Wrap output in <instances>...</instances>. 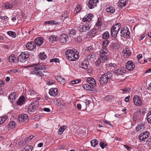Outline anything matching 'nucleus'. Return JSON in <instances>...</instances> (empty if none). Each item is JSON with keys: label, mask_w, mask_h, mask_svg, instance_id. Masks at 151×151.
Returning <instances> with one entry per match:
<instances>
[{"label": "nucleus", "mask_w": 151, "mask_h": 151, "mask_svg": "<svg viewBox=\"0 0 151 151\" xmlns=\"http://www.w3.org/2000/svg\"><path fill=\"white\" fill-rule=\"evenodd\" d=\"M0 19L1 20V21L4 20H9V19L8 17L6 16H1L0 17Z\"/></svg>", "instance_id": "60"}, {"label": "nucleus", "mask_w": 151, "mask_h": 151, "mask_svg": "<svg viewBox=\"0 0 151 151\" xmlns=\"http://www.w3.org/2000/svg\"><path fill=\"white\" fill-rule=\"evenodd\" d=\"M8 118V116L5 115L0 117V125L5 122Z\"/></svg>", "instance_id": "42"}, {"label": "nucleus", "mask_w": 151, "mask_h": 151, "mask_svg": "<svg viewBox=\"0 0 151 151\" xmlns=\"http://www.w3.org/2000/svg\"><path fill=\"white\" fill-rule=\"evenodd\" d=\"M69 37L66 34H63L61 35L60 39V42L64 44L67 43L68 41Z\"/></svg>", "instance_id": "13"}, {"label": "nucleus", "mask_w": 151, "mask_h": 151, "mask_svg": "<svg viewBox=\"0 0 151 151\" xmlns=\"http://www.w3.org/2000/svg\"><path fill=\"white\" fill-rule=\"evenodd\" d=\"M49 39V41L51 42H53L55 41H57L58 39V37L55 35H51L50 36Z\"/></svg>", "instance_id": "25"}, {"label": "nucleus", "mask_w": 151, "mask_h": 151, "mask_svg": "<svg viewBox=\"0 0 151 151\" xmlns=\"http://www.w3.org/2000/svg\"><path fill=\"white\" fill-rule=\"evenodd\" d=\"M7 34L8 35L12 37L13 38H15L16 37V33L12 31H9L7 32Z\"/></svg>", "instance_id": "38"}, {"label": "nucleus", "mask_w": 151, "mask_h": 151, "mask_svg": "<svg viewBox=\"0 0 151 151\" xmlns=\"http://www.w3.org/2000/svg\"><path fill=\"white\" fill-rule=\"evenodd\" d=\"M81 9V7L79 4H78L74 11V13L77 14L78 13Z\"/></svg>", "instance_id": "44"}, {"label": "nucleus", "mask_w": 151, "mask_h": 151, "mask_svg": "<svg viewBox=\"0 0 151 151\" xmlns=\"http://www.w3.org/2000/svg\"><path fill=\"white\" fill-rule=\"evenodd\" d=\"M96 31L95 29H93L89 32L88 35L90 37H92L94 36Z\"/></svg>", "instance_id": "31"}, {"label": "nucleus", "mask_w": 151, "mask_h": 151, "mask_svg": "<svg viewBox=\"0 0 151 151\" xmlns=\"http://www.w3.org/2000/svg\"><path fill=\"white\" fill-rule=\"evenodd\" d=\"M112 44V47L114 49H117L119 47V44L118 42L113 43Z\"/></svg>", "instance_id": "37"}, {"label": "nucleus", "mask_w": 151, "mask_h": 151, "mask_svg": "<svg viewBox=\"0 0 151 151\" xmlns=\"http://www.w3.org/2000/svg\"><path fill=\"white\" fill-rule=\"evenodd\" d=\"M93 50L92 46H90L87 47L86 48V50L88 52H90Z\"/></svg>", "instance_id": "59"}, {"label": "nucleus", "mask_w": 151, "mask_h": 151, "mask_svg": "<svg viewBox=\"0 0 151 151\" xmlns=\"http://www.w3.org/2000/svg\"><path fill=\"white\" fill-rule=\"evenodd\" d=\"M39 55L40 58L41 60H45V58L47 57V55L43 52L40 53Z\"/></svg>", "instance_id": "39"}, {"label": "nucleus", "mask_w": 151, "mask_h": 151, "mask_svg": "<svg viewBox=\"0 0 151 151\" xmlns=\"http://www.w3.org/2000/svg\"><path fill=\"white\" fill-rule=\"evenodd\" d=\"M125 67L128 70L131 71L135 68V65L132 61L129 60L127 62Z\"/></svg>", "instance_id": "12"}, {"label": "nucleus", "mask_w": 151, "mask_h": 151, "mask_svg": "<svg viewBox=\"0 0 151 151\" xmlns=\"http://www.w3.org/2000/svg\"><path fill=\"white\" fill-rule=\"evenodd\" d=\"M97 70L101 74H102L103 73H104L105 72V70L102 66H99V67H97Z\"/></svg>", "instance_id": "36"}, {"label": "nucleus", "mask_w": 151, "mask_h": 151, "mask_svg": "<svg viewBox=\"0 0 151 151\" xmlns=\"http://www.w3.org/2000/svg\"><path fill=\"white\" fill-rule=\"evenodd\" d=\"M126 0H120L119 1L118 5L119 6L122 8L126 5Z\"/></svg>", "instance_id": "29"}, {"label": "nucleus", "mask_w": 151, "mask_h": 151, "mask_svg": "<svg viewBox=\"0 0 151 151\" xmlns=\"http://www.w3.org/2000/svg\"><path fill=\"white\" fill-rule=\"evenodd\" d=\"M91 143L92 146L95 147L97 145L98 141L97 139H94L91 141Z\"/></svg>", "instance_id": "48"}, {"label": "nucleus", "mask_w": 151, "mask_h": 151, "mask_svg": "<svg viewBox=\"0 0 151 151\" xmlns=\"http://www.w3.org/2000/svg\"><path fill=\"white\" fill-rule=\"evenodd\" d=\"M108 50L107 48H102L99 51L100 58L102 61H105L108 59Z\"/></svg>", "instance_id": "6"}, {"label": "nucleus", "mask_w": 151, "mask_h": 151, "mask_svg": "<svg viewBox=\"0 0 151 151\" xmlns=\"http://www.w3.org/2000/svg\"><path fill=\"white\" fill-rule=\"evenodd\" d=\"M45 24H47L51 25L59 24V22L55 21L50 20L46 21L45 22Z\"/></svg>", "instance_id": "32"}, {"label": "nucleus", "mask_w": 151, "mask_h": 151, "mask_svg": "<svg viewBox=\"0 0 151 151\" xmlns=\"http://www.w3.org/2000/svg\"><path fill=\"white\" fill-rule=\"evenodd\" d=\"M147 144L150 146L151 145V137L149 138L147 140L146 142Z\"/></svg>", "instance_id": "63"}, {"label": "nucleus", "mask_w": 151, "mask_h": 151, "mask_svg": "<svg viewBox=\"0 0 151 151\" xmlns=\"http://www.w3.org/2000/svg\"><path fill=\"white\" fill-rule=\"evenodd\" d=\"M33 147L32 146L27 145L24 148H23L22 151H32Z\"/></svg>", "instance_id": "33"}, {"label": "nucleus", "mask_w": 151, "mask_h": 151, "mask_svg": "<svg viewBox=\"0 0 151 151\" xmlns=\"http://www.w3.org/2000/svg\"><path fill=\"white\" fill-rule=\"evenodd\" d=\"M130 90V88H125L124 89L122 90V91H123V93H126L129 92Z\"/></svg>", "instance_id": "55"}, {"label": "nucleus", "mask_w": 151, "mask_h": 151, "mask_svg": "<svg viewBox=\"0 0 151 151\" xmlns=\"http://www.w3.org/2000/svg\"><path fill=\"white\" fill-rule=\"evenodd\" d=\"M55 78L56 80L60 82L61 84L64 85L65 84V80L61 76H55Z\"/></svg>", "instance_id": "23"}, {"label": "nucleus", "mask_w": 151, "mask_h": 151, "mask_svg": "<svg viewBox=\"0 0 151 151\" xmlns=\"http://www.w3.org/2000/svg\"><path fill=\"white\" fill-rule=\"evenodd\" d=\"M102 24V22L101 21L100 19L98 18L97 22L96 23V26H101Z\"/></svg>", "instance_id": "57"}, {"label": "nucleus", "mask_w": 151, "mask_h": 151, "mask_svg": "<svg viewBox=\"0 0 151 151\" xmlns=\"http://www.w3.org/2000/svg\"><path fill=\"white\" fill-rule=\"evenodd\" d=\"M40 116L39 115L35 116L34 117V119L36 121H38L40 119Z\"/></svg>", "instance_id": "64"}, {"label": "nucleus", "mask_w": 151, "mask_h": 151, "mask_svg": "<svg viewBox=\"0 0 151 151\" xmlns=\"http://www.w3.org/2000/svg\"><path fill=\"white\" fill-rule=\"evenodd\" d=\"M67 128V126L65 125L60 127L58 130V134H61Z\"/></svg>", "instance_id": "35"}, {"label": "nucleus", "mask_w": 151, "mask_h": 151, "mask_svg": "<svg viewBox=\"0 0 151 151\" xmlns=\"http://www.w3.org/2000/svg\"><path fill=\"white\" fill-rule=\"evenodd\" d=\"M98 1V0H90L88 4V7L90 9H92L96 7L97 6V3Z\"/></svg>", "instance_id": "14"}, {"label": "nucleus", "mask_w": 151, "mask_h": 151, "mask_svg": "<svg viewBox=\"0 0 151 151\" xmlns=\"http://www.w3.org/2000/svg\"><path fill=\"white\" fill-rule=\"evenodd\" d=\"M120 28L121 24L119 23L116 24L112 26L111 29V35L113 37H116Z\"/></svg>", "instance_id": "5"}, {"label": "nucleus", "mask_w": 151, "mask_h": 151, "mask_svg": "<svg viewBox=\"0 0 151 151\" xmlns=\"http://www.w3.org/2000/svg\"><path fill=\"white\" fill-rule=\"evenodd\" d=\"M75 40L79 43L81 42L82 40V37L80 36H78L75 39Z\"/></svg>", "instance_id": "61"}, {"label": "nucleus", "mask_w": 151, "mask_h": 151, "mask_svg": "<svg viewBox=\"0 0 151 151\" xmlns=\"http://www.w3.org/2000/svg\"><path fill=\"white\" fill-rule=\"evenodd\" d=\"M46 83L47 84H48L49 85H51L55 84V81L52 80L48 79Z\"/></svg>", "instance_id": "54"}, {"label": "nucleus", "mask_w": 151, "mask_h": 151, "mask_svg": "<svg viewBox=\"0 0 151 151\" xmlns=\"http://www.w3.org/2000/svg\"><path fill=\"white\" fill-rule=\"evenodd\" d=\"M81 81V80L80 79L74 80L70 82V84H76L80 83Z\"/></svg>", "instance_id": "50"}, {"label": "nucleus", "mask_w": 151, "mask_h": 151, "mask_svg": "<svg viewBox=\"0 0 151 151\" xmlns=\"http://www.w3.org/2000/svg\"><path fill=\"white\" fill-rule=\"evenodd\" d=\"M109 43V41L108 40H106L103 41L102 45V48H106V47Z\"/></svg>", "instance_id": "40"}, {"label": "nucleus", "mask_w": 151, "mask_h": 151, "mask_svg": "<svg viewBox=\"0 0 151 151\" xmlns=\"http://www.w3.org/2000/svg\"><path fill=\"white\" fill-rule=\"evenodd\" d=\"M59 62V60L58 58H53L52 59H51L50 60V62H55V63H57Z\"/></svg>", "instance_id": "58"}, {"label": "nucleus", "mask_w": 151, "mask_h": 151, "mask_svg": "<svg viewBox=\"0 0 151 151\" xmlns=\"http://www.w3.org/2000/svg\"><path fill=\"white\" fill-rule=\"evenodd\" d=\"M121 36L127 38H128L130 37V32L129 29L127 27H125L122 28L121 30Z\"/></svg>", "instance_id": "8"}, {"label": "nucleus", "mask_w": 151, "mask_h": 151, "mask_svg": "<svg viewBox=\"0 0 151 151\" xmlns=\"http://www.w3.org/2000/svg\"><path fill=\"white\" fill-rule=\"evenodd\" d=\"M16 94V93L13 92L11 93L9 95L8 98L11 102H12L13 101L15 100Z\"/></svg>", "instance_id": "26"}, {"label": "nucleus", "mask_w": 151, "mask_h": 151, "mask_svg": "<svg viewBox=\"0 0 151 151\" xmlns=\"http://www.w3.org/2000/svg\"><path fill=\"white\" fill-rule=\"evenodd\" d=\"M93 15L92 14H88L86 15L85 16V17H86V19L87 20L89 21L92 19L93 18Z\"/></svg>", "instance_id": "49"}, {"label": "nucleus", "mask_w": 151, "mask_h": 151, "mask_svg": "<svg viewBox=\"0 0 151 151\" xmlns=\"http://www.w3.org/2000/svg\"><path fill=\"white\" fill-rule=\"evenodd\" d=\"M18 4V3L16 1H14L12 2H7L2 4V8L5 9H14Z\"/></svg>", "instance_id": "4"}, {"label": "nucleus", "mask_w": 151, "mask_h": 151, "mask_svg": "<svg viewBox=\"0 0 151 151\" xmlns=\"http://www.w3.org/2000/svg\"><path fill=\"white\" fill-rule=\"evenodd\" d=\"M28 116L26 114H22L18 117V119L20 122H26L28 120Z\"/></svg>", "instance_id": "16"}, {"label": "nucleus", "mask_w": 151, "mask_h": 151, "mask_svg": "<svg viewBox=\"0 0 151 151\" xmlns=\"http://www.w3.org/2000/svg\"><path fill=\"white\" fill-rule=\"evenodd\" d=\"M123 52L125 54H127L128 56L130 55L131 53V52L129 50V48H126L125 50H124Z\"/></svg>", "instance_id": "46"}, {"label": "nucleus", "mask_w": 151, "mask_h": 151, "mask_svg": "<svg viewBox=\"0 0 151 151\" xmlns=\"http://www.w3.org/2000/svg\"><path fill=\"white\" fill-rule=\"evenodd\" d=\"M36 46L35 42H28L26 45V47L29 50H32L35 49Z\"/></svg>", "instance_id": "17"}, {"label": "nucleus", "mask_w": 151, "mask_h": 151, "mask_svg": "<svg viewBox=\"0 0 151 151\" xmlns=\"http://www.w3.org/2000/svg\"><path fill=\"white\" fill-rule=\"evenodd\" d=\"M147 120L148 123H151V111L149 112L147 115Z\"/></svg>", "instance_id": "41"}, {"label": "nucleus", "mask_w": 151, "mask_h": 151, "mask_svg": "<svg viewBox=\"0 0 151 151\" xmlns=\"http://www.w3.org/2000/svg\"><path fill=\"white\" fill-rule=\"evenodd\" d=\"M45 69V66L42 65L40 66H35L33 70L31 71V73L32 74L36 75L37 76L42 77L44 75V74L41 70H43Z\"/></svg>", "instance_id": "2"}, {"label": "nucleus", "mask_w": 151, "mask_h": 151, "mask_svg": "<svg viewBox=\"0 0 151 151\" xmlns=\"http://www.w3.org/2000/svg\"><path fill=\"white\" fill-rule=\"evenodd\" d=\"M16 124V123L14 121H12L10 122L9 123V126L10 127V128H14Z\"/></svg>", "instance_id": "52"}, {"label": "nucleus", "mask_w": 151, "mask_h": 151, "mask_svg": "<svg viewBox=\"0 0 151 151\" xmlns=\"http://www.w3.org/2000/svg\"><path fill=\"white\" fill-rule=\"evenodd\" d=\"M89 64V62L88 60H84L81 63L80 67L84 69H86L88 68Z\"/></svg>", "instance_id": "18"}, {"label": "nucleus", "mask_w": 151, "mask_h": 151, "mask_svg": "<svg viewBox=\"0 0 151 151\" xmlns=\"http://www.w3.org/2000/svg\"><path fill=\"white\" fill-rule=\"evenodd\" d=\"M150 136V133L148 131H145L141 133L139 136L138 138L140 142L144 141Z\"/></svg>", "instance_id": "11"}, {"label": "nucleus", "mask_w": 151, "mask_h": 151, "mask_svg": "<svg viewBox=\"0 0 151 151\" xmlns=\"http://www.w3.org/2000/svg\"><path fill=\"white\" fill-rule=\"evenodd\" d=\"M106 10L107 12H110L111 13H113L115 11L114 8L112 6H109L107 7Z\"/></svg>", "instance_id": "34"}, {"label": "nucleus", "mask_w": 151, "mask_h": 151, "mask_svg": "<svg viewBox=\"0 0 151 151\" xmlns=\"http://www.w3.org/2000/svg\"><path fill=\"white\" fill-rule=\"evenodd\" d=\"M24 98L23 96L20 98L17 101V104L21 105L23 104L24 102Z\"/></svg>", "instance_id": "30"}, {"label": "nucleus", "mask_w": 151, "mask_h": 151, "mask_svg": "<svg viewBox=\"0 0 151 151\" xmlns=\"http://www.w3.org/2000/svg\"><path fill=\"white\" fill-rule=\"evenodd\" d=\"M4 24V25H7L8 26L9 25V20L6 19L4 20H3L1 21Z\"/></svg>", "instance_id": "56"}, {"label": "nucleus", "mask_w": 151, "mask_h": 151, "mask_svg": "<svg viewBox=\"0 0 151 151\" xmlns=\"http://www.w3.org/2000/svg\"><path fill=\"white\" fill-rule=\"evenodd\" d=\"M83 87L84 89L91 91L96 92V90L95 87H93L94 86H82Z\"/></svg>", "instance_id": "20"}, {"label": "nucleus", "mask_w": 151, "mask_h": 151, "mask_svg": "<svg viewBox=\"0 0 151 151\" xmlns=\"http://www.w3.org/2000/svg\"><path fill=\"white\" fill-rule=\"evenodd\" d=\"M109 34L108 32L106 31L102 35V38L104 39H106L109 38Z\"/></svg>", "instance_id": "43"}, {"label": "nucleus", "mask_w": 151, "mask_h": 151, "mask_svg": "<svg viewBox=\"0 0 151 151\" xmlns=\"http://www.w3.org/2000/svg\"><path fill=\"white\" fill-rule=\"evenodd\" d=\"M91 27L89 22L86 23L83 25H80L79 26L78 29L81 32H86V31L88 30Z\"/></svg>", "instance_id": "9"}, {"label": "nucleus", "mask_w": 151, "mask_h": 151, "mask_svg": "<svg viewBox=\"0 0 151 151\" xmlns=\"http://www.w3.org/2000/svg\"><path fill=\"white\" fill-rule=\"evenodd\" d=\"M86 81L88 83L91 85H96L95 79L92 77H89L86 79Z\"/></svg>", "instance_id": "24"}, {"label": "nucleus", "mask_w": 151, "mask_h": 151, "mask_svg": "<svg viewBox=\"0 0 151 151\" xmlns=\"http://www.w3.org/2000/svg\"><path fill=\"white\" fill-rule=\"evenodd\" d=\"M39 105V102L37 101H33L31 103L28 109L29 112H34L36 110L37 107Z\"/></svg>", "instance_id": "10"}, {"label": "nucleus", "mask_w": 151, "mask_h": 151, "mask_svg": "<svg viewBox=\"0 0 151 151\" xmlns=\"http://www.w3.org/2000/svg\"><path fill=\"white\" fill-rule=\"evenodd\" d=\"M76 31L73 29L70 30L69 33V35L70 37H73L76 33Z\"/></svg>", "instance_id": "51"}, {"label": "nucleus", "mask_w": 151, "mask_h": 151, "mask_svg": "<svg viewBox=\"0 0 151 151\" xmlns=\"http://www.w3.org/2000/svg\"><path fill=\"white\" fill-rule=\"evenodd\" d=\"M133 99L134 102L136 106H140L142 104V103L140 97L137 95H135Z\"/></svg>", "instance_id": "15"}, {"label": "nucleus", "mask_w": 151, "mask_h": 151, "mask_svg": "<svg viewBox=\"0 0 151 151\" xmlns=\"http://www.w3.org/2000/svg\"><path fill=\"white\" fill-rule=\"evenodd\" d=\"M145 127V125L143 124H139L136 127V130L138 132L141 130H143Z\"/></svg>", "instance_id": "28"}, {"label": "nucleus", "mask_w": 151, "mask_h": 151, "mask_svg": "<svg viewBox=\"0 0 151 151\" xmlns=\"http://www.w3.org/2000/svg\"><path fill=\"white\" fill-rule=\"evenodd\" d=\"M29 53L28 52H22L17 57V59L21 62H24L27 60L29 56Z\"/></svg>", "instance_id": "7"}, {"label": "nucleus", "mask_w": 151, "mask_h": 151, "mask_svg": "<svg viewBox=\"0 0 151 151\" xmlns=\"http://www.w3.org/2000/svg\"><path fill=\"white\" fill-rule=\"evenodd\" d=\"M44 42V39L41 37H37L35 40V43L38 46L41 45Z\"/></svg>", "instance_id": "19"}, {"label": "nucleus", "mask_w": 151, "mask_h": 151, "mask_svg": "<svg viewBox=\"0 0 151 151\" xmlns=\"http://www.w3.org/2000/svg\"><path fill=\"white\" fill-rule=\"evenodd\" d=\"M15 59V57L14 56V55H12L9 56L8 58V60L9 62H13Z\"/></svg>", "instance_id": "47"}, {"label": "nucleus", "mask_w": 151, "mask_h": 151, "mask_svg": "<svg viewBox=\"0 0 151 151\" xmlns=\"http://www.w3.org/2000/svg\"><path fill=\"white\" fill-rule=\"evenodd\" d=\"M112 76L111 73L108 72L101 76L100 78L99 81L101 84H105L108 82L109 80L111 78Z\"/></svg>", "instance_id": "3"}, {"label": "nucleus", "mask_w": 151, "mask_h": 151, "mask_svg": "<svg viewBox=\"0 0 151 151\" xmlns=\"http://www.w3.org/2000/svg\"><path fill=\"white\" fill-rule=\"evenodd\" d=\"M60 17H61L62 18L64 17V18L63 21V22H64V21L65 19L68 18V11H65L62 14V15Z\"/></svg>", "instance_id": "45"}, {"label": "nucleus", "mask_w": 151, "mask_h": 151, "mask_svg": "<svg viewBox=\"0 0 151 151\" xmlns=\"http://www.w3.org/2000/svg\"><path fill=\"white\" fill-rule=\"evenodd\" d=\"M100 145L102 148L104 149L106 147V144L103 142H100Z\"/></svg>", "instance_id": "62"}, {"label": "nucleus", "mask_w": 151, "mask_h": 151, "mask_svg": "<svg viewBox=\"0 0 151 151\" xmlns=\"http://www.w3.org/2000/svg\"><path fill=\"white\" fill-rule=\"evenodd\" d=\"M65 56L68 60L74 61L79 58V53L76 50L74 49L68 50L65 52Z\"/></svg>", "instance_id": "1"}, {"label": "nucleus", "mask_w": 151, "mask_h": 151, "mask_svg": "<svg viewBox=\"0 0 151 151\" xmlns=\"http://www.w3.org/2000/svg\"><path fill=\"white\" fill-rule=\"evenodd\" d=\"M58 91L57 88H52L50 89L49 93L50 95L54 96L57 95Z\"/></svg>", "instance_id": "21"}, {"label": "nucleus", "mask_w": 151, "mask_h": 151, "mask_svg": "<svg viewBox=\"0 0 151 151\" xmlns=\"http://www.w3.org/2000/svg\"><path fill=\"white\" fill-rule=\"evenodd\" d=\"M107 67H113V68H112V69L114 68H115L116 67L117 65L115 63H108V64H106Z\"/></svg>", "instance_id": "53"}, {"label": "nucleus", "mask_w": 151, "mask_h": 151, "mask_svg": "<svg viewBox=\"0 0 151 151\" xmlns=\"http://www.w3.org/2000/svg\"><path fill=\"white\" fill-rule=\"evenodd\" d=\"M114 73L116 74L117 75H122L125 73L126 70H124V68H121L114 70Z\"/></svg>", "instance_id": "22"}, {"label": "nucleus", "mask_w": 151, "mask_h": 151, "mask_svg": "<svg viewBox=\"0 0 151 151\" xmlns=\"http://www.w3.org/2000/svg\"><path fill=\"white\" fill-rule=\"evenodd\" d=\"M105 61H102V60L101 58H99L98 60L95 62V64L96 66L99 67V66H101L102 63L105 62Z\"/></svg>", "instance_id": "27"}]
</instances>
